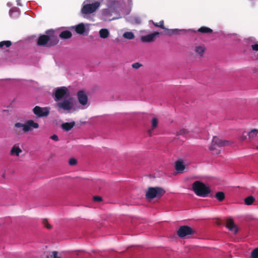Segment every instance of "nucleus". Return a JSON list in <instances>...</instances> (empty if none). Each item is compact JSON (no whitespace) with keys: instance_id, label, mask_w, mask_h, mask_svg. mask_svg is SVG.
I'll use <instances>...</instances> for the list:
<instances>
[{"instance_id":"17","label":"nucleus","mask_w":258,"mask_h":258,"mask_svg":"<svg viewBox=\"0 0 258 258\" xmlns=\"http://www.w3.org/2000/svg\"><path fill=\"white\" fill-rule=\"evenodd\" d=\"M22 152V151L20 149V148L17 146V145H15L13 146L10 151V155L11 156L16 155L17 156H19L20 153H21Z\"/></svg>"},{"instance_id":"18","label":"nucleus","mask_w":258,"mask_h":258,"mask_svg":"<svg viewBox=\"0 0 258 258\" xmlns=\"http://www.w3.org/2000/svg\"><path fill=\"white\" fill-rule=\"evenodd\" d=\"M75 125V123L74 121L71 122H66L62 123L61 125V127L63 130L66 131H69L73 128Z\"/></svg>"},{"instance_id":"2","label":"nucleus","mask_w":258,"mask_h":258,"mask_svg":"<svg viewBox=\"0 0 258 258\" xmlns=\"http://www.w3.org/2000/svg\"><path fill=\"white\" fill-rule=\"evenodd\" d=\"M192 188L197 196L203 198L208 197L211 191L209 187L200 181L194 182Z\"/></svg>"},{"instance_id":"28","label":"nucleus","mask_w":258,"mask_h":258,"mask_svg":"<svg viewBox=\"0 0 258 258\" xmlns=\"http://www.w3.org/2000/svg\"><path fill=\"white\" fill-rule=\"evenodd\" d=\"M255 199L252 196H249L244 199V203L246 205H251L253 204Z\"/></svg>"},{"instance_id":"32","label":"nucleus","mask_w":258,"mask_h":258,"mask_svg":"<svg viewBox=\"0 0 258 258\" xmlns=\"http://www.w3.org/2000/svg\"><path fill=\"white\" fill-rule=\"evenodd\" d=\"M252 258H258V247L255 248L251 252Z\"/></svg>"},{"instance_id":"15","label":"nucleus","mask_w":258,"mask_h":258,"mask_svg":"<svg viewBox=\"0 0 258 258\" xmlns=\"http://www.w3.org/2000/svg\"><path fill=\"white\" fill-rule=\"evenodd\" d=\"M175 169L177 172L181 173H183L185 166L183 164V162L181 160H177L175 163Z\"/></svg>"},{"instance_id":"13","label":"nucleus","mask_w":258,"mask_h":258,"mask_svg":"<svg viewBox=\"0 0 258 258\" xmlns=\"http://www.w3.org/2000/svg\"><path fill=\"white\" fill-rule=\"evenodd\" d=\"M225 226L230 231L233 232L234 234L238 232V228L232 218H228L226 220Z\"/></svg>"},{"instance_id":"19","label":"nucleus","mask_w":258,"mask_h":258,"mask_svg":"<svg viewBox=\"0 0 258 258\" xmlns=\"http://www.w3.org/2000/svg\"><path fill=\"white\" fill-rule=\"evenodd\" d=\"M75 31L79 34H83L85 32L86 28L83 23H80L75 27Z\"/></svg>"},{"instance_id":"9","label":"nucleus","mask_w":258,"mask_h":258,"mask_svg":"<svg viewBox=\"0 0 258 258\" xmlns=\"http://www.w3.org/2000/svg\"><path fill=\"white\" fill-rule=\"evenodd\" d=\"M72 98L64 99L62 101L56 103V107L58 109L70 111L73 108V103L71 101Z\"/></svg>"},{"instance_id":"16","label":"nucleus","mask_w":258,"mask_h":258,"mask_svg":"<svg viewBox=\"0 0 258 258\" xmlns=\"http://www.w3.org/2000/svg\"><path fill=\"white\" fill-rule=\"evenodd\" d=\"M195 52L200 57H203L206 51V47L204 45H198L195 47Z\"/></svg>"},{"instance_id":"3","label":"nucleus","mask_w":258,"mask_h":258,"mask_svg":"<svg viewBox=\"0 0 258 258\" xmlns=\"http://www.w3.org/2000/svg\"><path fill=\"white\" fill-rule=\"evenodd\" d=\"M165 190L161 187H149L146 192V198L147 200L159 199L165 194Z\"/></svg>"},{"instance_id":"29","label":"nucleus","mask_w":258,"mask_h":258,"mask_svg":"<svg viewBox=\"0 0 258 258\" xmlns=\"http://www.w3.org/2000/svg\"><path fill=\"white\" fill-rule=\"evenodd\" d=\"M12 45V42L11 41L6 40L0 42V48H3L4 46H6V47H9Z\"/></svg>"},{"instance_id":"35","label":"nucleus","mask_w":258,"mask_h":258,"mask_svg":"<svg viewBox=\"0 0 258 258\" xmlns=\"http://www.w3.org/2000/svg\"><path fill=\"white\" fill-rule=\"evenodd\" d=\"M188 133V131L186 129H181L177 133L178 135L184 136Z\"/></svg>"},{"instance_id":"1","label":"nucleus","mask_w":258,"mask_h":258,"mask_svg":"<svg viewBox=\"0 0 258 258\" xmlns=\"http://www.w3.org/2000/svg\"><path fill=\"white\" fill-rule=\"evenodd\" d=\"M46 34L41 35L38 38L37 44L38 46L52 47L56 45L59 42L56 35L52 30L46 31Z\"/></svg>"},{"instance_id":"7","label":"nucleus","mask_w":258,"mask_h":258,"mask_svg":"<svg viewBox=\"0 0 258 258\" xmlns=\"http://www.w3.org/2000/svg\"><path fill=\"white\" fill-rule=\"evenodd\" d=\"M33 113L38 117L47 116L50 112V108L47 107H41L39 106H35L33 108Z\"/></svg>"},{"instance_id":"14","label":"nucleus","mask_w":258,"mask_h":258,"mask_svg":"<svg viewBox=\"0 0 258 258\" xmlns=\"http://www.w3.org/2000/svg\"><path fill=\"white\" fill-rule=\"evenodd\" d=\"M159 35V32H155L148 35L142 36L141 40L143 42H151L153 41Z\"/></svg>"},{"instance_id":"23","label":"nucleus","mask_w":258,"mask_h":258,"mask_svg":"<svg viewBox=\"0 0 258 258\" xmlns=\"http://www.w3.org/2000/svg\"><path fill=\"white\" fill-rule=\"evenodd\" d=\"M45 258H61L58 255L57 251H52L46 253Z\"/></svg>"},{"instance_id":"31","label":"nucleus","mask_w":258,"mask_h":258,"mask_svg":"<svg viewBox=\"0 0 258 258\" xmlns=\"http://www.w3.org/2000/svg\"><path fill=\"white\" fill-rule=\"evenodd\" d=\"M42 223L44 227L48 229H50L52 228V226L48 223V222L46 219H43Z\"/></svg>"},{"instance_id":"11","label":"nucleus","mask_w":258,"mask_h":258,"mask_svg":"<svg viewBox=\"0 0 258 258\" xmlns=\"http://www.w3.org/2000/svg\"><path fill=\"white\" fill-rule=\"evenodd\" d=\"M153 25L156 27L160 28L162 29H165L167 30V33H166V35H168L169 36H171L173 34H178V29H167L164 27V21L161 20L159 23H155L154 22H152Z\"/></svg>"},{"instance_id":"40","label":"nucleus","mask_w":258,"mask_h":258,"mask_svg":"<svg viewBox=\"0 0 258 258\" xmlns=\"http://www.w3.org/2000/svg\"><path fill=\"white\" fill-rule=\"evenodd\" d=\"M136 22L137 24H140L141 23V20L139 19H136Z\"/></svg>"},{"instance_id":"22","label":"nucleus","mask_w":258,"mask_h":258,"mask_svg":"<svg viewBox=\"0 0 258 258\" xmlns=\"http://www.w3.org/2000/svg\"><path fill=\"white\" fill-rule=\"evenodd\" d=\"M100 37L101 38L105 39L109 36V32L107 29H101L99 30V32Z\"/></svg>"},{"instance_id":"6","label":"nucleus","mask_w":258,"mask_h":258,"mask_svg":"<svg viewBox=\"0 0 258 258\" xmlns=\"http://www.w3.org/2000/svg\"><path fill=\"white\" fill-rule=\"evenodd\" d=\"M230 144L229 141L227 140H222L217 137H214L212 141L211 145L209 149L212 151H217L216 146L218 147H224L228 146ZM220 153V151H216L215 154H218Z\"/></svg>"},{"instance_id":"20","label":"nucleus","mask_w":258,"mask_h":258,"mask_svg":"<svg viewBox=\"0 0 258 258\" xmlns=\"http://www.w3.org/2000/svg\"><path fill=\"white\" fill-rule=\"evenodd\" d=\"M59 36L61 39H69L72 36V34L71 31L69 30H65L62 31L59 35Z\"/></svg>"},{"instance_id":"10","label":"nucleus","mask_w":258,"mask_h":258,"mask_svg":"<svg viewBox=\"0 0 258 258\" xmlns=\"http://www.w3.org/2000/svg\"><path fill=\"white\" fill-rule=\"evenodd\" d=\"M100 3L96 2L92 4L85 5L81 11L84 14H90L94 13L99 7Z\"/></svg>"},{"instance_id":"27","label":"nucleus","mask_w":258,"mask_h":258,"mask_svg":"<svg viewBox=\"0 0 258 258\" xmlns=\"http://www.w3.org/2000/svg\"><path fill=\"white\" fill-rule=\"evenodd\" d=\"M123 37L127 39H133L135 38V35L132 32H125L123 34Z\"/></svg>"},{"instance_id":"21","label":"nucleus","mask_w":258,"mask_h":258,"mask_svg":"<svg viewBox=\"0 0 258 258\" xmlns=\"http://www.w3.org/2000/svg\"><path fill=\"white\" fill-rule=\"evenodd\" d=\"M108 7L112 11H115L116 8L119 6V2L117 1H111L107 4Z\"/></svg>"},{"instance_id":"38","label":"nucleus","mask_w":258,"mask_h":258,"mask_svg":"<svg viewBox=\"0 0 258 258\" xmlns=\"http://www.w3.org/2000/svg\"><path fill=\"white\" fill-rule=\"evenodd\" d=\"M251 48L253 50L258 51V44H255L251 45Z\"/></svg>"},{"instance_id":"34","label":"nucleus","mask_w":258,"mask_h":258,"mask_svg":"<svg viewBox=\"0 0 258 258\" xmlns=\"http://www.w3.org/2000/svg\"><path fill=\"white\" fill-rule=\"evenodd\" d=\"M132 66L135 69H138L142 66V64L140 62H135L132 64Z\"/></svg>"},{"instance_id":"8","label":"nucleus","mask_w":258,"mask_h":258,"mask_svg":"<svg viewBox=\"0 0 258 258\" xmlns=\"http://www.w3.org/2000/svg\"><path fill=\"white\" fill-rule=\"evenodd\" d=\"M69 95V91L66 87H59L56 88L54 92V99L55 101H58L62 99L65 96Z\"/></svg>"},{"instance_id":"5","label":"nucleus","mask_w":258,"mask_h":258,"mask_svg":"<svg viewBox=\"0 0 258 258\" xmlns=\"http://www.w3.org/2000/svg\"><path fill=\"white\" fill-rule=\"evenodd\" d=\"M196 234V231L191 227L187 225H183L179 227L177 231V235L181 238L189 237L190 236Z\"/></svg>"},{"instance_id":"42","label":"nucleus","mask_w":258,"mask_h":258,"mask_svg":"<svg viewBox=\"0 0 258 258\" xmlns=\"http://www.w3.org/2000/svg\"><path fill=\"white\" fill-rule=\"evenodd\" d=\"M5 174L4 173L3 174V177L5 178Z\"/></svg>"},{"instance_id":"12","label":"nucleus","mask_w":258,"mask_h":258,"mask_svg":"<svg viewBox=\"0 0 258 258\" xmlns=\"http://www.w3.org/2000/svg\"><path fill=\"white\" fill-rule=\"evenodd\" d=\"M77 96L78 101L81 105L84 106L87 104L88 98L85 91H79L77 93Z\"/></svg>"},{"instance_id":"4","label":"nucleus","mask_w":258,"mask_h":258,"mask_svg":"<svg viewBox=\"0 0 258 258\" xmlns=\"http://www.w3.org/2000/svg\"><path fill=\"white\" fill-rule=\"evenodd\" d=\"M14 127L17 128H22L24 133H27L34 128H38L39 127V124L34 122V120L30 119L27 120L25 123L16 122L14 124Z\"/></svg>"},{"instance_id":"36","label":"nucleus","mask_w":258,"mask_h":258,"mask_svg":"<svg viewBox=\"0 0 258 258\" xmlns=\"http://www.w3.org/2000/svg\"><path fill=\"white\" fill-rule=\"evenodd\" d=\"M93 200L94 202H99L102 201V199L99 196H94L93 197Z\"/></svg>"},{"instance_id":"37","label":"nucleus","mask_w":258,"mask_h":258,"mask_svg":"<svg viewBox=\"0 0 258 258\" xmlns=\"http://www.w3.org/2000/svg\"><path fill=\"white\" fill-rule=\"evenodd\" d=\"M50 138L55 141H58L59 140L58 136L55 134L50 136Z\"/></svg>"},{"instance_id":"30","label":"nucleus","mask_w":258,"mask_h":258,"mask_svg":"<svg viewBox=\"0 0 258 258\" xmlns=\"http://www.w3.org/2000/svg\"><path fill=\"white\" fill-rule=\"evenodd\" d=\"M158 123V119L156 118H153L152 120V130H154L157 127Z\"/></svg>"},{"instance_id":"41","label":"nucleus","mask_w":258,"mask_h":258,"mask_svg":"<svg viewBox=\"0 0 258 258\" xmlns=\"http://www.w3.org/2000/svg\"><path fill=\"white\" fill-rule=\"evenodd\" d=\"M151 132H152V130H149V131H148V133H149V135H150V136H152Z\"/></svg>"},{"instance_id":"33","label":"nucleus","mask_w":258,"mask_h":258,"mask_svg":"<svg viewBox=\"0 0 258 258\" xmlns=\"http://www.w3.org/2000/svg\"><path fill=\"white\" fill-rule=\"evenodd\" d=\"M69 163L71 166H74L77 164V160L74 158H71L69 160Z\"/></svg>"},{"instance_id":"24","label":"nucleus","mask_w":258,"mask_h":258,"mask_svg":"<svg viewBox=\"0 0 258 258\" xmlns=\"http://www.w3.org/2000/svg\"><path fill=\"white\" fill-rule=\"evenodd\" d=\"M257 134H258V130L257 129L254 128V129L251 130L247 134L249 139L250 140H253L256 137Z\"/></svg>"},{"instance_id":"26","label":"nucleus","mask_w":258,"mask_h":258,"mask_svg":"<svg viewBox=\"0 0 258 258\" xmlns=\"http://www.w3.org/2000/svg\"><path fill=\"white\" fill-rule=\"evenodd\" d=\"M215 197L220 202H222L223 201L224 199H225V194L222 191H219V192H217L215 196Z\"/></svg>"},{"instance_id":"39","label":"nucleus","mask_w":258,"mask_h":258,"mask_svg":"<svg viewBox=\"0 0 258 258\" xmlns=\"http://www.w3.org/2000/svg\"><path fill=\"white\" fill-rule=\"evenodd\" d=\"M241 141H244L246 139V136L243 135L240 138Z\"/></svg>"},{"instance_id":"25","label":"nucleus","mask_w":258,"mask_h":258,"mask_svg":"<svg viewBox=\"0 0 258 258\" xmlns=\"http://www.w3.org/2000/svg\"><path fill=\"white\" fill-rule=\"evenodd\" d=\"M197 31L201 33H211L213 30L210 28L203 26L198 29Z\"/></svg>"}]
</instances>
